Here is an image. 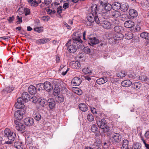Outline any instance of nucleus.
I'll return each mask as SVG.
<instances>
[{
    "instance_id": "26",
    "label": "nucleus",
    "mask_w": 149,
    "mask_h": 149,
    "mask_svg": "<svg viewBox=\"0 0 149 149\" xmlns=\"http://www.w3.org/2000/svg\"><path fill=\"white\" fill-rule=\"evenodd\" d=\"M79 109L83 112H85L88 109V107L84 103L80 104L78 106Z\"/></svg>"
},
{
    "instance_id": "20",
    "label": "nucleus",
    "mask_w": 149,
    "mask_h": 149,
    "mask_svg": "<svg viewBox=\"0 0 149 149\" xmlns=\"http://www.w3.org/2000/svg\"><path fill=\"white\" fill-rule=\"evenodd\" d=\"M22 98L25 102H27L30 100L31 96L28 93L26 92H24L22 94Z\"/></svg>"
},
{
    "instance_id": "55",
    "label": "nucleus",
    "mask_w": 149,
    "mask_h": 149,
    "mask_svg": "<svg viewBox=\"0 0 149 149\" xmlns=\"http://www.w3.org/2000/svg\"><path fill=\"white\" fill-rule=\"evenodd\" d=\"M102 129H103V131L104 133L109 132L110 129L109 127L107 125L105 126V127L103 128H102Z\"/></svg>"
},
{
    "instance_id": "4",
    "label": "nucleus",
    "mask_w": 149,
    "mask_h": 149,
    "mask_svg": "<svg viewBox=\"0 0 149 149\" xmlns=\"http://www.w3.org/2000/svg\"><path fill=\"white\" fill-rule=\"evenodd\" d=\"M78 45L79 44L73 42L72 40L70 39L66 44L65 45L67 47L68 51L70 53H73L77 50Z\"/></svg>"
},
{
    "instance_id": "10",
    "label": "nucleus",
    "mask_w": 149,
    "mask_h": 149,
    "mask_svg": "<svg viewBox=\"0 0 149 149\" xmlns=\"http://www.w3.org/2000/svg\"><path fill=\"white\" fill-rule=\"evenodd\" d=\"M91 13L88 14V15H92L95 18L96 17H98L97 14V6L95 4H93L91 7Z\"/></svg>"
},
{
    "instance_id": "37",
    "label": "nucleus",
    "mask_w": 149,
    "mask_h": 149,
    "mask_svg": "<svg viewBox=\"0 0 149 149\" xmlns=\"http://www.w3.org/2000/svg\"><path fill=\"white\" fill-rule=\"evenodd\" d=\"M140 36L143 38L149 40V33L147 32H142L140 34Z\"/></svg>"
},
{
    "instance_id": "2",
    "label": "nucleus",
    "mask_w": 149,
    "mask_h": 149,
    "mask_svg": "<svg viewBox=\"0 0 149 149\" xmlns=\"http://www.w3.org/2000/svg\"><path fill=\"white\" fill-rule=\"evenodd\" d=\"M53 84L54 86V93L58 95L59 93L61 88H65L66 85L65 83L60 80L55 79L53 81Z\"/></svg>"
},
{
    "instance_id": "46",
    "label": "nucleus",
    "mask_w": 149,
    "mask_h": 149,
    "mask_svg": "<svg viewBox=\"0 0 149 149\" xmlns=\"http://www.w3.org/2000/svg\"><path fill=\"white\" fill-rule=\"evenodd\" d=\"M29 2L31 6L36 7L38 6V3L34 1V0H29Z\"/></svg>"
},
{
    "instance_id": "13",
    "label": "nucleus",
    "mask_w": 149,
    "mask_h": 149,
    "mask_svg": "<svg viewBox=\"0 0 149 149\" xmlns=\"http://www.w3.org/2000/svg\"><path fill=\"white\" fill-rule=\"evenodd\" d=\"M44 89L48 92H50L53 89L52 85L49 81H45L44 83Z\"/></svg>"
},
{
    "instance_id": "11",
    "label": "nucleus",
    "mask_w": 149,
    "mask_h": 149,
    "mask_svg": "<svg viewBox=\"0 0 149 149\" xmlns=\"http://www.w3.org/2000/svg\"><path fill=\"white\" fill-rule=\"evenodd\" d=\"M23 99L22 98L19 97L17 100V102L15 104V106L17 109L22 108L24 106V104L23 103Z\"/></svg>"
},
{
    "instance_id": "28",
    "label": "nucleus",
    "mask_w": 149,
    "mask_h": 149,
    "mask_svg": "<svg viewBox=\"0 0 149 149\" xmlns=\"http://www.w3.org/2000/svg\"><path fill=\"white\" fill-rule=\"evenodd\" d=\"M139 79L142 82H145L149 84V77L145 76H141L139 77Z\"/></svg>"
},
{
    "instance_id": "22",
    "label": "nucleus",
    "mask_w": 149,
    "mask_h": 149,
    "mask_svg": "<svg viewBox=\"0 0 149 149\" xmlns=\"http://www.w3.org/2000/svg\"><path fill=\"white\" fill-rule=\"evenodd\" d=\"M49 103V106L50 109H53L55 108L56 103L53 99H49L47 100V103Z\"/></svg>"
},
{
    "instance_id": "31",
    "label": "nucleus",
    "mask_w": 149,
    "mask_h": 149,
    "mask_svg": "<svg viewBox=\"0 0 149 149\" xmlns=\"http://www.w3.org/2000/svg\"><path fill=\"white\" fill-rule=\"evenodd\" d=\"M38 102L39 104L43 107L45 106L47 104V101L44 98L39 99Z\"/></svg>"
},
{
    "instance_id": "54",
    "label": "nucleus",
    "mask_w": 149,
    "mask_h": 149,
    "mask_svg": "<svg viewBox=\"0 0 149 149\" xmlns=\"http://www.w3.org/2000/svg\"><path fill=\"white\" fill-rule=\"evenodd\" d=\"M31 101H32L33 103H36L37 102H38V99L36 97L34 96L32 97L31 98H30Z\"/></svg>"
},
{
    "instance_id": "3",
    "label": "nucleus",
    "mask_w": 149,
    "mask_h": 149,
    "mask_svg": "<svg viewBox=\"0 0 149 149\" xmlns=\"http://www.w3.org/2000/svg\"><path fill=\"white\" fill-rule=\"evenodd\" d=\"M86 31H84L83 34V39L84 40H88V43L91 45L93 46L97 44L99 42V40L95 37H94L92 35L88 36L86 35Z\"/></svg>"
},
{
    "instance_id": "29",
    "label": "nucleus",
    "mask_w": 149,
    "mask_h": 149,
    "mask_svg": "<svg viewBox=\"0 0 149 149\" xmlns=\"http://www.w3.org/2000/svg\"><path fill=\"white\" fill-rule=\"evenodd\" d=\"M123 35L120 33H115L113 36V38L114 40H119L123 39Z\"/></svg>"
},
{
    "instance_id": "15",
    "label": "nucleus",
    "mask_w": 149,
    "mask_h": 149,
    "mask_svg": "<svg viewBox=\"0 0 149 149\" xmlns=\"http://www.w3.org/2000/svg\"><path fill=\"white\" fill-rule=\"evenodd\" d=\"M112 138L114 142L119 143L121 140L122 137L120 134L118 133H115L112 136Z\"/></svg>"
},
{
    "instance_id": "12",
    "label": "nucleus",
    "mask_w": 149,
    "mask_h": 149,
    "mask_svg": "<svg viewBox=\"0 0 149 149\" xmlns=\"http://www.w3.org/2000/svg\"><path fill=\"white\" fill-rule=\"evenodd\" d=\"M100 5L102 6L103 8L107 12H110L112 10L111 9L112 6L110 4L104 3L101 1Z\"/></svg>"
},
{
    "instance_id": "49",
    "label": "nucleus",
    "mask_w": 149,
    "mask_h": 149,
    "mask_svg": "<svg viewBox=\"0 0 149 149\" xmlns=\"http://www.w3.org/2000/svg\"><path fill=\"white\" fill-rule=\"evenodd\" d=\"M26 141L27 144L29 145L32 144L33 141L31 138L28 137L26 139Z\"/></svg>"
},
{
    "instance_id": "42",
    "label": "nucleus",
    "mask_w": 149,
    "mask_h": 149,
    "mask_svg": "<svg viewBox=\"0 0 149 149\" xmlns=\"http://www.w3.org/2000/svg\"><path fill=\"white\" fill-rule=\"evenodd\" d=\"M83 73L85 74H90L92 73L91 70H90L88 67L84 68L82 70Z\"/></svg>"
},
{
    "instance_id": "33",
    "label": "nucleus",
    "mask_w": 149,
    "mask_h": 149,
    "mask_svg": "<svg viewBox=\"0 0 149 149\" xmlns=\"http://www.w3.org/2000/svg\"><path fill=\"white\" fill-rule=\"evenodd\" d=\"M102 26L103 28L106 29H109L111 26V23L109 22L104 21L103 22Z\"/></svg>"
},
{
    "instance_id": "50",
    "label": "nucleus",
    "mask_w": 149,
    "mask_h": 149,
    "mask_svg": "<svg viewBox=\"0 0 149 149\" xmlns=\"http://www.w3.org/2000/svg\"><path fill=\"white\" fill-rule=\"evenodd\" d=\"M87 119L89 122H92L94 120V118L92 114H88L87 116Z\"/></svg>"
},
{
    "instance_id": "40",
    "label": "nucleus",
    "mask_w": 149,
    "mask_h": 149,
    "mask_svg": "<svg viewBox=\"0 0 149 149\" xmlns=\"http://www.w3.org/2000/svg\"><path fill=\"white\" fill-rule=\"evenodd\" d=\"M128 141L126 139L124 140L123 141V145L122 149H125L128 147Z\"/></svg>"
},
{
    "instance_id": "9",
    "label": "nucleus",
    "mask_w": 149,
    "mask_h": 149,
    "mask_svg": "<svg viewBox=\"0 0 149 149\" xmlns=\"http://www.w3.org/2000/svg\"><path fill=\"white\" fill-rule=\"evenodd\" d=\"M15 127L17 130L18 131H21L24 132L25 131V126L23 123L20 122L19 121L15 120Z\"/></svg>"
},
{
    "instance_id": "38",
    "label": "nucleus",
    "mask_w": 149,
    "mask_h": 149,
    "mask_svg": "<svg viewBox=\"0 0 149 149\" xmlns=\"http://www.w3.org/2000/svg\"><path fill=\"white\" fill-rule=\"evenodd\" d=\"M110 12H105L103 13L102 16L104 19H107L111 17H110Z\"/></svg>"
},
{
    "instance_id": "57",
    "label": "nucleus",
    "mask_w": 149,
    "mask_h": 149,
    "mask_svg": "<svg viewBox=\"0 0 149 149\" xmlns=\"http://www.w3.org/2000/svg\"><path fill=\"white\" fill-rule=\"evenodd\" d=\"M103 114L102 113H98V114L96 116V119L97 120V121L99 120L100 119L102 118L101 116Z\"/></svg>"
},
{
    "instance_id": "59",
    "label": "nucleus",
    "mask_w": 149,
    "mask_h": 149,
    "mask_svg": "<svg viewBox=\"0 0 149 149\" xmlns=\"http://www.w3.org/2000/svg\"><path fill=\"white\" fill-rule=\"evenodd\" d=\"M94 145L96 146L97 147H99L100 146L101 142L100 141H97L95 142L94 144Z\"/></svg>"
},
{
    "instance_id": "48",
    "label": "nucleus",
    "mask_w": 149,
    "mask_h": 149,
    "mask_svg": "<svg viewBox=\"0 0 149 149\" xmlns=\"http://www.w3.org/2000/svg\"><path fill=\"white\" fill-rule=\"evenodd\" d=\"M126 75L125 72L124 71H123L120 72L117 74V76L120 77H125Z\"/></svg>"
},
{
    "instance_id": "25",
    "label": "nucleus",
    "mask_w": 149,
    "mask_h": 149,
    "mask_svg": "<svg viewBox=\"0 0 149 149\" xmlns=\"http://www.w3.org/2000/svg\"><path fill=\"white\" fill-rule=\"evenodd\" d=\"M121 84L123 86L127 87L131 86L132 82L129 80H126L123 81Z\"/></svg>"
},
{
    "instance_id": "44",
    "label": "nucleus",
    "mask_w": 149,
    "mask_h": 149,
    "mask_svg": "<svg viewBox=\"0 0 149 149\" xmlns=\"http://www.w3.org/2000/svg\"><path fill=\"white\" fill-rule=\"evenodd\" d=\"M132 148V149H141V144L139 143H136L133 145Z\"/></svg>"
},
{
    "instance_id": "35",
    "label": "nucleus",
    "mask_w": 149,
    "mask_h": 149,
    "mask_svg": "<svg viewBox=\"0 0 149 149\" xmlns=\"http://www.w3.org/2000/svg\"><path fill=\"white\" fill-rule=\"evenodd\" d=\"M125 37L126 39L128 40L131 39L133 37V34L132 32H129L126 33Z\"/></svg>"
},
{
    "instance_id": "58",
    "label": "nucleus",
    "mask_w": 149,
    "mask_h": 149,
    "mask_svg": "<svg viewBox=\"0 0 149 149\" xmlns=\"http://www.w3.org/2000/svg\"><path fill=\"white\" fill-rule=\"evenodd\" d=\"M34 30L38 33L41 32L42 31V28L41 27H37L35 28L34 29Z\"/></svg>"
},
{
    "instance_id": "18",
    "label": "nucleus",
    "mask_w": 149,
    "mask_h": 149,
    "mask_svg": "<svg viewBox=\"0 0 149 149\" xmlns=\"http://www.w3.org/2000/svg\"><path fill=\"white\" fill-rule=\"evenodd\" d=\"M124 26L127 28H131L133 27L134 25V22L132 20L127 21L124 24Z\"/></svg>"
},
{
    "instance_id": "39",
    "label": "nucleus",
    "mask_w": 149,
    "mask_h": 149,
    "mask_svg": "<svg viewBox=\"0 0 149 149\" xmlns=\"http://www.w3.org/2000/svg\"><path fill=\"white\" fill-rule=\"evenodd\" d=\"M133 87L135 89H139L141 86V84L139 82H135L132 84Z\"/></svg>"
},
{
    "instance_id": "62",
    "label": "nucleus",
    "mask_w": 149,
    "mask_h": 149,
    "mask_svg": "<svg viewBox=\"0 0 149 149\" xmlns=\"http://www.w3.org/2000/svg\"><path fill=\"white\" fill-rule=\"evenodd\" d=\"M14 17L13 16L11 17H9L8 19V20L9 22H12L13 20L14 19Z\"/></svg>"
},
{
    "instance_id": "17",
    "label": "nucleus",
    "mask_w": 149,
    "mask_h": 149,
    "mask_svg": "<svg viewBox=\"0 0 149 149\" xmlns=\"http://www.w3.org/2000/svg\"><path fill=\"white\" fill-rule=\"evenodd\" d=\"M97 122L98 126L101 129L103 128L107 125L106 120L103 118L102 119L100 120L97 121Z\"/></svg>"
},
{
    "instance_id": "36",
    "label": "nucleus",
    "mask_w": 149,
    "mask_h": 149,
    "mask_svg": "<svg viewBox=\"0 0 149 149\" xmlns=\"http://www.w3.org/2000/svg\"><path fill=\"white\" fill-rule=\"evenodd\" d=\"M129 6L127 3H125L121 5L120 9L123 11H127L128 9Z\"/></svg>"
},
{
    "instance_id": "24",
    "label": "nucleus",
    "mask_w": 149,
    "mask_h": 149,
    "mask_svg": "<svg viewBox=\"0 0 149 149\" xmlns=\"http://www.w3.org/2000/svg\"><path fill=\"white\" fill-rule=\"evenodd\" d=\"M15 87L13 85H9L6 87L3 90V92L4 93H8L12 91L14 89Z\"/></svg>"
},
{
    "instance_id": "7",
    "label": "nucleus",
    "mask_w": 149,
    "mask_h": 149,
    "mask_svg": "<svg viewBox=\"0 0 149 149\" xmlns=\"http://www.w3.org/2000/svg\"><path fill=\"white\" fill-rule=\"evenodd\" d=\"M16 111L15 113V117L16 119L19 120H21L23 117V115L25 112L24 109L21 108Z\"/></svg>"
},
{
    "instance_id": "63",
    "label": "nucleus",
    "mask_w": 149,
    "mask_h": 149,
    "mask_svg": "<svg viewBox=\"0 0 149 149\" xmlns=\"http://www.w3.org/2000/svg\"><path fill=\"white\" fill-rule=\"evenodd\" d=\"M56 63H59L60 61V57L58 55L56 56Z\"/></svg>"
},
{
    "instance_id": "51",
    "label": "nucleus",
    "mask_w": 149,
    "mask_h": 149,
    "mask_svg": "<svg viewBox=\"0 0 149 149\" xmlns=\"http://www.w3.org/2000/svg\"><path fill=\"white\" fill-rule=\"evenodd\" d=\"M24 11L25 13V15L27 16L29 15L30 13V10L27 8H24Z\"/></svg>"
},
{
    "instance_id": "5",
    "label": "nucleus",
    "mask_w": 149,
    "mask_h": 149,
    "mask_svg": "<svg viewBox=\"0 0 149 149\" xmlns=\"http://www.w3.org/2000/svg\"><path fill=\"white\" fill-rule=\"evenodd\" d=\"M87 17L88 21L86 22V24L88 26H91L94 21L97 24L100 23V22L98 17H96L95 16V18L92 15H88Z\"/></svg>"
},
{
    "instance_id": "1",
    "label": "nucleus",
    "mask_w": 149,
    "mask_h": 149,
    "mask_svg": "<svg viewBox=\"0 0 149 149\" xmlns=\"http://www.w3.org/2000/svg\"><path fill=\"white\" fill-rule=\"evenodd\" d=\"M4 136L8 139V141L5 142V143L7 144H11L14 141L16 136L15 132L7 128L4 131Z\"/></svg>"
},
{
    "instance_id": "14",
    "label": "nucleus",
    "mask_w": 149,
    "mask_h": 149,
    "mask_svg": "<svg viewBox=\"0 0 149 149\" xmlns=\"http://www.w3.org/2000/svg\"><path fill=\"white\" fill-rule=\"evenodd\" d=\"M81 79L80 78L75 77L72 80L71 83L74 86H79L81 84Z\"/></svg>"
},
{
    "instance_id": "60",
    "label": "nucleus",
    "mask_w": 149,
    "mask_h": 149,
    "mask_svg": "<svg viewBox=\"0 0 149 149\" xmlns=\"http://www.w3.org/2000/svg\"><path fill=\"white\" fill-rule=\"evenodd\" d=\"M21 143V142L19 141L15 142L14 143V146L16 148H17L19 146Z\"/></svg>"
},
{
    "instance_id": "52",
    "label": "nucleus",
    "mask_w": 149,
    "mask_h": 149,
    "mask_svg": "<svg viewBox=\"0 0 149 149\" xmlns=\"http://www.w3.org/2000/svg\"><path fill=\"white\" fill-rule=\"evenodd\" d=\"M119 21L117 19H115L112 21V25H116L119 24Z\"/></svg>"
},
{
    "instance_id": "6",
    "label": "nucleus",
    "mask_w": 149,
    "mask_h": 149,
    "mask_svg": "<svg viewBox=\"0 0 149 149\" xmlns=\"http://www.w3.org/2000/svg\"><path fill=\"white\" fill-rule=\"evenodd\" d=\"M81 35L80 33L79 32H74L72 35V38L73 42L77 43L78 44H80L82 42V41L80 38Z\"/></svg>"
},
{
    "instance_id": "64",
    "label": "nucleus",
    "mask_w": 149,
    "mask_h": 149,
    "mask_svg": "<svg viewBox=\"0 0 149 149\" xmlns=\"http://www.w3.org/2000/svg\"><path fill=\"white\" fill-rule=\"evenodd\" d=\"M145 136L147 139H149V130L146 132L145 134Z\"/></svg>"
},
{
    "instance_id": "32",
    "label": "nucleus",
    "mask_w": 149,
    "mask_h": 149,
    "mask_svg": "<svg viewBox=\"0 0 149 149\" xmlns=\"http://www.w3.org/2000/svg\"><path fill=\"white\" fill-rule=\"evenodd\" d=\"M56 100L57 102L59 103H61L64 102V98L62 95L58 96L56 97Z\"/></svg>"
},
{
    "instance_id": "16",
    "label": "nucleus",
    "mask_w": 149,
    "mask_h": 149,
    "mask_svg": "<svg viewBox=\"0 0 149 149\" xmlns=\"http://www.w3.org/2000/svg\"><path fill=\"white\" fill-rule=\"evenodd\" d=\"M24 122L26 125L30 126L33 124L34 120L31 118H27L24 120Z\"/></svg>"
},
{
    "instance_id": "61",
    "label": "nucleus",
    "mask_w": 149,
    "mask_h": 149,
    "mask_svg": "<svg viewBox=\"0 0 149 149\" xmlns=\"http://www.w3.org/2000/svg\"><path fill=\"white\" fill-rule=\"evenodd\" d=\"M42 19L44 21H48L49 19V17L48 16H43L42 17Z\"/></svg>"
},
{
    "instance_id": "56",
    "label": "nucleus",
    "mask_w": 149,
    "mask_h": 149,
    "mask_svg": "<svg viewBox=\"0 0 149 149\" xmlns=\"http://www.w3.org/2000/svg\"><path fill=\"white\" fill-rule=\"evenodd\" d=\"M63 10L62 7L60 6L58 7L57 9V12L58 14H60L62 12Z\"/></svg>"
},
{
    "instance_id": "47",
    "label": "nucleus",
    "mask_w": 149,
    "mask_h": 149,
    "mask_svg": "<svg viewBox=\"0 0 149 149\" xmlns=\"http://www.w3.org/2000/svg\"><path fill=\"white\" fill-rule=\"evenodd\" d=\"M44 88V84L40 83L36 85V88H38V90L40 91L42 90V88Z\"/></svg>"
},
{
    "instance_id": "53",
    "label": "nucleus",
    "mask_w": 149,
    "mask_h": 149,
    "mask_svg": "<svg viewBox=\"0 0 149 149\" xmlns=\"http://www.w3.org/2000/svg\"><path fill=\"white\" fill-rule=\"evenodd\" d=\"M83 50L85 53L87 54L90 53L91 52V50L90 48L88 47H84L83 49Z\"/></svg>"
},
{
    "instance_id": "23",
    "label": "nucleus",
    "mask_w": 149,
    "mask_h": 149,
    "mask_svg": "<svg viewBox=\"0 0 149 149\" xmlns=\"http://www.w3.org/2000/svg\"><path fill=\"white\" fill-rule=\"evenodd\" d=\"M108 81L107 77H103L98 79L96 81V83L99 85L104 84Z\"/></svg>"
},
{
    "instance_id": "8",
    "label": "nucleus",
    "mask_w": 149,
    "mask_h": 149,
    "mask_svg": "<svg viewBox=\"0 0 149 149\" xmlns=\"http://www.w3.org/2000/svg\"><path fill=\"white\" fill-rule=\"evenodd\" d=\"M122 14L120 11L112 10L110 11V17L113 18H117L118 17H121Z\"/></svg>"
},
{
    "instance_id": "27",
    "label": "nucleus",
    "mask_w": 149,
    "mask_h": 149,
    "mask_svg": "<svg viewBox=\"0 0 149 149\" xmlns=\"http://www.w3.org/2000/svg\"><path fill=\"white\" fill-rule=\"evenodd\" d=\"M50 39L49 38H44L42 39L38 40H36V43L38 44H44L49 41Z\"/></svg>"
},
{
    "instance_id": "30",
    "label": "nucleus",
    "mask_w": 149,
    "mask_h": 149,
    "mask_svg": "<svg viewBox=\"0 0 149 149\" xmlns=\"http://www.w3.org/2000/svg\"><path fill=\"white\" fill-rule=\"evenodd\" d=\"M129 13L130 15L133 18L136 17L138 15L137 13L136 10L134 9L130 10Z\"/></svg>"
},
{
    "instance_id": "45",
    "label": "nucleus",
    "mask_w": 149,
    "mask_h": 149,
    "mask_svg": "<svg viewBox=\"0 0 149 149\" xmlns=\"http://www.w3.org/2000/svg\"><path fill=\"white\" fill-rule=\"evenodd\" d=\"M113 6H114V8L115 9H120L121 5L120 3H118V2H115L113 3Z\"/></svg>"
},
{
    "instance_id": "21",
    "label": "nucleus",
    "mask_w": 149,
    "mask_h": 149,
    "mask_svg": "<svg viewBox=\"0 0 149 149\" xmlns=\"http://www.w3.org/2000/svg\"><path fill=\"white\" fill-rule=\"evenodd\" d=\"M28 91L32 95L35 94L36 93L37 88L34 86L31 85L28 88Z\"/></svg>"
},
{
    "instance_id": "41",
    "label": "nucleus",
    "mask_w": 149,
    "mask_h": 149,
    "mask_svg": "<svg viewBox=\"0 0 149 149\" xmlns=\"http://www.w3.org/2000/svg\"><path fill=\"white\" fill-rule=\"evenodd\" d=\"M98 129L97 125L93 124L91 126L90 129L93 132L95 133L97 131Z\"/></svg>"
},
{
    "instance_id": "43",
    "label": "nucleus",
    "mask_w": 149,
    "mask_h": 149,
    "mask_svg": "<svg viewBox=\"0 0 149 149\" xmlns=\"http://www.w3.org/2000/svg\"><path fill=\"white\" fill-rule=\"evenodd\" d=\"M121 27L120 26H116L114 27V30L115 33H120L121 31Z\"/></svg>"
},
{
    "instance_id": "19",
    "label": "nucleus",
    "mask_w": 149,
    "mask_h": 149,
    "mask_svg": "<svg viewBox=\"0 0 149 149\" xmlns=\"http://www.w3.org/2000/svg\"><path fill=\"white\" fill-rule=\"evenodd\" d=\"M71 67L74 69H78L80 67V64L78 61H72L70 63Z\"/></svg>"
},
{
    "instance_id": "34",
    "label": "nucleus",
    "mask_w": 149,
    "mask_h": 149,
    "mask_svg": "<svg viewBox=\"0 0 149 149\" xmlns=\"http://www.w3.org/2000/svg\"><path fill=\"white\" fill-rule=\"evenodd\" d=\"M34 118L37 121L40 120L41 118V116L40 113L38 112H35L33 115Z\"/></svg>"
}]
</instances>
